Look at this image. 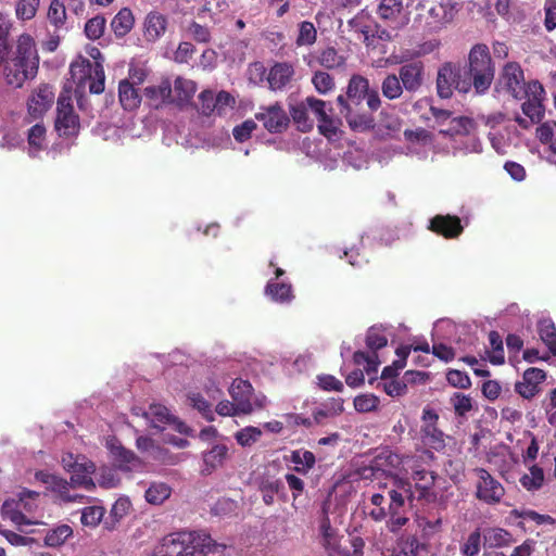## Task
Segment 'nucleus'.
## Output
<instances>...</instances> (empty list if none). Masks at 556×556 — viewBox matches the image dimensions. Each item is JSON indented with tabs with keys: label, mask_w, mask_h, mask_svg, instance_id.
<instances>
[{
	"label": "nucleus",
	"mask_w": 556,
	"mask_h": 556,
	"mask_svg": "<svg viewBox=\"0 0 556 556\" xmlns=\"http://www.w3.org/2000/svg\"><path fill=\"white\" fill-rule=\"evenodd\" d=\"M40 0H20L16 3V16L21 20H30L36 15Z\"/></svg>",
	"instance_id": "63"
},
{
	"label": "nucleus",
	"mask_w": 556,
	"mask_h": 556,
	"mask_svg": "<svg viewBox=\"0 0 556 556\" xmlns=\"http://www.w3.org/2000/svg\"><path fill=\"white\" fill-rule=\"evenodd\" d=\"M454 90L462 93L469 92L471 78L459 63L446 62L438 70L437 92L440 98L450 99Z\"/></svg>",
	"instance_id": "4"
},
{
	"label": "nucleus",
	"mask_w": 556,
	"mask_h": 556,
	"mask_svg": "<svg viewBox=\"0 0 556 556\" xmlns=\"http://www.w3.org/2000/svg\"><path fill=\"white\" fill-rule=\"evenodd\" d=\"M546 372L539 367H530L522 372V380L514 384V391L526 401H531L541 392Z\"/></svg>",
	"instance_id": "15"
},
{
	"label": "nucleus",
	"mask_w": 556,
	"mask_h": 556,
	"mask_svg": "<svg viewBox=\"0 0 556 556\" xmlns=\"http://www.w3.org/2000/svg\"><path fill=\"white\" fill-rule=\"evenodd\" d=\"M11 58H13L15 62L24 63L26 67L38 73L39 54L35 40L30 35L22 34L18 36Z\"/></svg>",
	"instance_id": "17"
},
{
	"label": "nucleus",
	"mask_w": 556,
	"mask_h": 556,
	"mask_svg": "<svg viewBox=\"0 0 556 556\" xmlns=\"http://www.w3.org/2000/svg\"><path fill=\"white\" fill-rule=\"evenodd\" d=\"M54 128L60 137H77L79 135V116L74 112L71 98L65 93H61L58 99Z\"/></svg>",
	"instance_id": "7"
},
{
	"label": "nucleus",
	"mask_w": 556,
	"mask_h": 556,
	"mask_svg": "<svg viewBox=\"0 0 556 556\" xmlns=\"http://www.w3.org/2000/svg\"><path fill=\"white\" fill-rule=\"evenodd\" d=\"M478 476V483H476V498L486 505H495L501 502L505 495V489L495 480L488 470L483 468L473 469Z\"/></svg>",
	"instance_id": "12"
},
{
	"label": "nucleus",
	"mask_w": 556,
	"mask_h": 556,
	"mask_svg": "<svg viewBox=\"0 0 556 556\" xmlns=\"http://www.w3.org/2000/svg\"><path fill=\"white\" fill-rule=\"evenodd\" d=\"M265 295L269 296L276 303H290L294 298L292 294L291 283L277 282L269 280L265 285Z\"/></svg>",
	"instance_id": "33"
},
{
	"label": "nucleus",
	"mask_w": 556,
	"mask_h": 556,
	"mask_svg": "<svg viewBox=\"0 0 556 556\" xmlns=\"http://www.w3.org/2000/svg\"><path fill=\"white\" fill-rule=\"evenodd\" d=\"M187 401H189V405L192 408L200 412L203 415V418L207 421L212 422L214 420L213 409L211 408L210 402L204 400V397L200 393L192 392L187 395Z\"/></svg>",
	"instance_id": "51"
},
{
	"label": "nucleus",
	"mask_w": 556,
	"mask_h": 556,
	"mask_svg": "<svg viewBox=\"0 0 556 556\" xmlns=\"http://www.w3.org/2000/svg\"><path fill=\"white\" fill-rule=\"evenodd\" d=\"M294 75V68L289 63H276L268 73L267 81L270 89L281 90L292 79Z\"/></svg>",
	"instance_id": "28"
},
{
	"label": "nucleus",
	"mask_w": 556,
	"mask_h": 556,
	"mask_svg": "<svg viewBox=\"0 0 556 556\" xmlns=\"http://www.w3.org/2000/svg\"><path fill=\"white\" fill-rule=\"evenodd\" d=\"M402 466V457L390 448H382L371 459V471L393 476Z\"/></svg>",
	"instance_id": "25"
},
{
	"label": "nucleus",
	"mask_w": 556,
	"mask_h": 556,
	"mask_svg": "<svg viewBox=\"0 0 556 556\" xmlns=\"http://www.w3.org/2000/svg\"><path fill=\"white\" fill-rule=\"evenodd\" d=\"M492 59L488 46L475 45L468 54V74L493 70Z\"/></svg>",
	"instance_id": "27"
},
{
	"label": "nucleus",
	"mask_w": 556,
	"mask_h": 556,
	"mask_svg": "<svg viewBox=\"0 0 556 556\" xmlns=\"http://www.w3.org/2000/svg\"><path fill=\"white\" fill-rule=\"evenodd\" d=\"M368 90V79L361 75H353L346 87V97L352 103L359 104L365 99Z\"/></svg>",
	"instance_id": "32"
},
{
	"label": "nucleus",
	"mask_w": 556,
	"mask_h": 556,
	"mask_svg": "<svg viewBox=\"0 0 556 556\" xmlns=\"http://www.w3.org/2000/svg\"><path fill=\"white\" fill-rule=\"evenodd\" d=\"M230 399L232 403H238L241 410L263 409L265 407V395H255L253 386L241 378H236L229 387Z\"/></svg>",
	"instance_id": "9"
},
{
	"label": "nucleus",
	"mask_w": 556,
	"mask_h": 556,
	"mask_svg": "<svg viewBox=\"0 0 556 556\" xmlns=\"http://www.w3.org/2000/svg\"><path fill=\"white\" fill-rule=\"evenodd\" d=\"M536 330H539L540 340L547 346L548 352L556 356V329L549 318H542L536 324Z\"/></svg>",
	"instance_id": "34"
},
{
	"label": "nucleus",
	"mask_w": 556,
	"mask_h": 556,
	"mask_svg": "<svg viewBox=\"0 0 556 556\" xmlns=\"http://www.w3.org/2000/svg\"><path fill=\"white\" fill-rule=\"evenodd\" d=\"M543 469L538 465H531L530 471L522 475L521 479H519V483H521L522 488L528 492L540 490L543 486Z\"/></svg>",
	"instance_id": "39"
},
{
	"label": "nucleus",
	"mask_w": 556,
	"mask_h": 556,
	"mask_svg": "<svg viewBox=\"0 0 556 556\" xmlns=\"http://www.w3.org/2000/svg\"><path fill=\"white\" fill-rule=\"evenodd\" d=\"M412 479L418 493H420L418 498L428 500L433 495L430 492L435 484V473L433 471L424 468L415 469L413 470Z\"/></svg>",
	"instance_id": "30"
},
{
	"label": "nucleus",
	"mask_w": 556,
	"mask_h": 556,
	"mask_svg": "<svg viewBox=\"0 0 556 556\" xmlns=\"http://www.w3.org/2000/svg\"><path fill=\"white\" fill-rule=\"evenodd\" d=\"M36 75V72L26 67L24 63L15 62L11 56L4 64V80L9 86L13 88H21L25 81L34 79Z\"/></svg>",
	"instance_id": "24"
},
{
	"label": "nucleus",
	"mask_w": 556,
	"mask_h": 556,
	"mask_svg": "<svg viewBox=\"0 0 556 556\" xmlns=\"http://www.w3.org/2000/svg\"><path fill=\"white\" fill-rule=\"evenodd\" d=\"M262 437V430L257 427H245L236 432V442L239 446H252Z\"/></svg>",
	"instance_id": "55"
},
{
	"label": "nucleus",
	"mask_w": 556,
	"mask_h": 556,
	"mask_svg": "<svg viewBox=\"0 0 556 556\" xmlns=\"http://www.w3.org/2000/svg\"><path fill=\"white\" fill-rule=\"evenodd\" d=\"M403 10V0H381L378 7V14L384 20L397 17Z\"/></svg>",
	"instance_id": "54"
},
{
	"label": "nucleus",
	"mask_w": 556,
	"mask_h": 556,
	"mask_svg": "<svg viewBox=\"0 0 556 556\" xmlns=\"http://www.w3.org/2000/svg\"><path fill=\"white\" fill-rule=\"evenodd\" d=\"M316 60L320 66L327 70L340 68L345 64V56L340 54L333 47L320 50Z\"/></svg>",
	"instance_id": "36"
},
{
	"label": "nucleus",
	"mask_w": 556,
	"mask_h": 556,
	"mask_svg": "<svg viewBox=\"0 0 556 556\" xmlns=\"http://www.w3.org/2000/svg\"><path fill=\"white\" fill-rule=\"evenodd\" d=\"M318 131L327 139L338 137L342 134L341 127L342 122L340 118H336L331 115L324 117L317 123Z\"/></svg>",
	"instance_id": "47"
},
{
	"label": "nucleus",
	"mask_w": 556,
	"mask_h": 556,
	"mask_svg": "<svg viewBox=\"0 0 556 556\" xmlns=\"http://www.w3.org/2000/svg\"><path fill=\"white\" fill-rule=\"evenodd\" d=\"M35 479L40 483L47 484L50 491L59 494V498L64 503H74L83 500V495L71 494L68 489L72 488V482L46 470H38L35 473Z\"/></svg>",
	"instance_id": "21"
},
{
	"label": "nucleus",
	"mask_w": 556,
	"mask_h": 556,
	"mask_svg": "<svg viewBox=\"0 0 556 556\" xmlns=\"http://www.w3.org/2000/svg\"><path fill=\"white\" fill-rule=\"evenodd\" d=\"M135 18L128 8H123L112 20L111 27L115 36L124 37L134 27Z\"/></svg>",
	"instance_id": "35"
},
{
	"label": "nucleus",
	"mask_w": 556,
	"mask_h": 556,
	"mask_svg": "<svg viewBox=\"0 0 556 556\" xmlns=\"http://www.w3.org/2000/svg\"><path fill=\"white\" fill-rule=\"evenodd\" d=\"M143 418L148 419L152 428L163 430L167 426H172L178 433H187V427L179 421L174 415L169 414L166 406L162 404H152L147 412H143Z\"/></svg>",
	"instance_id": "19"
},
{
	"label": "nucleus",
	"mask_w": 556,
	"mask_h": 556,
	"mask_svg": "<svg viewBox=\"0 0 556 556\" xmlns=\"http://www.w3.org/2000/svg\"><path fill=\"white\" fill-rule=\"evenodd\" d=\"M167 21L164 15L151 12L144 20V37L150 42L159 40L166 31Z\"/></svg>",
	"instance_id": "29"
},
{
	"label": "nucleus",
	"mask_w": 556,
	"mask_h": 556,
	"mask_svg": "<svg viewBox=\"0 0 556 556\" xmlns=\"http://www.w3.org/2000/svg\"><path fill=\"white\" fill-rule=\"evenodd\" d=\"M317 39V30L312 22L304 21L299 25V34L295 40L298 47L312 46Z\"/></svg>",
	"instance_id": "48"
},
{
	"label": "nucleus",
	"mask_w": 556,
	"mask_h": 556,
	"mask_svg": "<svg viewBox=\"0 0 556 556\" xmlns=\"http://www.w3.org/2000/svg\"><path fill=\"white\" fill-rule=\"evenodd\" d=\"M169 494L170 489L167 484L163 482L152 483L151 486L146 490V501H148L149 504L160 505L169 497Z\"/></svg>",
	"instance_id": "50"
},
{
	"label": "nucleus",
	"mask_w": 556,
	"mask_h": 556,
	"mask_svg": "<svg viewBox=\"0 0 556 556\" xmlns=\"http://www.w3.org/2000/svg\"><path fill=\"white\" fill-rule=\"evenodd\" d=\"M236 98L228 91L222 90L216 93L214 114L223 116L232 111L236 106Z\"/></svg>",
	"instance_id": "53"
},
{
	"label": "nucleus",
	"mask_w": 556,
	"mask_h": 556,
	"mask_svg": "<svg viewBox=\"0 0 556 556\" xmlns=\"http://www.w3.org/2000/svg\"><path fill=\"white\" fill-rule=\"evenodd\" d=\"M103 518V508L100 506H87L81 511V523L86 527H97Z\"/></svg>",
	"instance_id": "64"
},
{
	"label": "nucleus",
	"mask_w": 556,
	"mask_h": 556,
	"mask_svg": "<svg viewBox=\"0 0 556 556\" xmlns=\"http://www.w3.org/2000/svg\"><path fill=\"white\" fill-rule=\"evenodd\" d=\"M105 29V18L103 16L97 15L87 21L85 25V34L91 39H99Z\"/></svg>",
	"instance_id": "61"
},
{
	"label": "nucleus",
	"mask_w": 556,
	"mask_h": 556,
	"mask_svg": "<svg viewBox=\"0 0 556 556\" xmlns=\"http://www.w3.org/2000/svg\"><path fill=\"white\" fill-rule=\"evenodd\" d=\"M424 65L421 62H412L401 66L399 77L403 88L409 92L417 91L422 85Z\"/></svg>",
	"instance_id": "26"
},
{
	"label": "nucleus",
	"mask_w": 556,
	"mask_h": 556,
	"mask_svg": "<svg viewBox=\"0 0 556 556\" xmlns=\"http://www.w3.org/2000/svg\"><path fill=\"white\" fill-rule=\"evenodd\" d=\"M317 544L321 545L326 556H362L364 541L358 535H340L338 529L331 526L329 517L323 511L317 525ZM382 556H401L386 555Z\"/></svg>",
	"instance_id": "3"
},
{
	"label": "nucleus",
	"mask_w": 556,
	"mask_h": 556,
	"mask_svg": "<svg viewBox=\"0 0 556 556\" xmlns=\"http://www.w3.org/2000/svg\"><path fill=\"white\" fill-rule=\"evenodd\" d=\"M480 552V530L470 532L467 540L460 546L462 556H477Z\"/></svg>",
	"instance_id": "62"
},
{
	"label": "nucleus",
	"mask_w": 556,
	"mask_h": 556,
	"mask_svg": "<svg viewBox=\"0 0 556 556\" xmlns=\"http://www.w3.org/2000/svg\"><path fill=\"white\" fill-rule=\"evenodd\" d=\"M408 500H410L409 482L395 479L394 486H386L382 493L371 495L369 502L374 505V509L369 511V517L377 522L387 520V529L397 533L409 522Z\"/></svg>",
	"instance_id": "1"
},
{
	"label": "nucleus",
	"mask_w": 556,
	"mask_h": 556,
	"mask_svg": "<svg viewBox=\"0 0 556 556\" xmlns=\"http://www.w3.org/2000/svg\"><path fill=\"white\" fill-rule=\"evenodd\" d=\"M48 18L54 26H62L66 20L64 3L60 0H52L48 9Z\"/></svg>",
	"instance_id": "60"
},
{
	"label": "nucleus",
	"mask_w": 556,
	"mask_h": 556,
	"mask_svg": "<svg viewBox=\"0 0 556 556\" xmlns=\"http://www.w3.org/2000/svg\"><path fill=\"white\" fill-rule=\"evenodd\" d=\"M197 88L195 81L184 77H177L174 83L176 100L179 103H188L193 98Z\"/></svg>",
	"instance_id": "37"
},
{
	"label": "nucleus",
	"mask_w": 556,
	"mask_h": 556,
	"mask_svg": "<svg viewBox=\"0 0 556 556\" xmlns=\"http://www.w3.org/2000/svg\"><path fill=\"white\" fill-rule=\"evenodd\" d=\"M494 68L468 74L471 78V87L475 88L476 93L483 94L490 88L494 78Z\"/></svg>",
	"instance_id": "44"
},
{
	"label": "nucleus",
	"mask_w": 556,
	"mask_h": 556,
	"mask_svg": "<svg viewBox=\"0 0 556 556\" xmlns=\"http://www.w3.org/2000/svg\"><path fill=\"white\" fill-rule=\"evenodd\" d=\"M118 98L122 106L126 111L136 110L141 102V97L139 96L138 90L132 84H130L128 79H123L119 81Z\"/></svg>",
	"instance_id": "31"
},
{
	"label": "nucleus",
	"mask_w": 556,
	"mask_h": 556,
	"mask_svg": "<svg viewBox=\"0 0 556 556\" xmlns=\"http://www.w3.org/2000/svg\"><path fill=\"white\" fill-rule=\"evenodd\" d=\"M403 85L395 74L388 75L381 85L382 94L389 100L399 99L403 93Z\"/></svg>",
	"instance_id": "42"
},
{
	"label": "nucleus",
	"mask_w": 556,
	"mask_h": 556,
	"mask_svg": "<svg viewBox=\"0 0 556 556\" xmlns=\"http://www.w3.org/2000/svg\"><path fill=\"white\" fill-rule=\"evenodd\" d=\"M545 99V90L539 80H531L528 83V90L522 100L521 110L529 118V127L538 122L544 115L543 101Z\"/></svg>",
	"instance_id": "13"
},
{
	"label": "nucleus",
	"mask_w": 556,
	"mask_h": 556,
	"mask_svg": "<svg viewBox=\"0 0 556 556\" xmlns=\"http://www.w3.org/2000/svg\"><path fill=\"white\" fill-rule=\"evenodd\" d=\"M485 126L490 129L495 130L494 134H490L489 139H501L522 136L520 129H528L529 122L527 118L517 117L515 119H507L501 113L489 115L484 118Z\"/></svg>",
	"instance_id": "10"
},
{
	"label": "nucleus",
	"mask_w": 556,
	"mask_h": 556,
	"mask_svg": "<svg viewBox=\"0 0 556 556\" xmlns=\"http://www.w3.org/2000/svg\"><path fill=\"white\" fill-rule=\"evenodd\" d=\"M255 117L262 122L264 127L271 134L282 132L290 122L289 116L278 103L262 108L261 111L256 113Z\"/></svg>",
	"instance_id": "22"
},
{
	"label": "nucleus",
	"mask_w": 556,
	"mask_h": 556,
	"mask_svg": "<svg viewBox=\"0 0 556 556\" xmlns=\"http://www.w3.org/2000/svg\"><path fill=\"white\" fill-rule=\"evenodd\" d=\"M72 536V528L68 525L59 526L50 530L45 536V545L48 547H58L65 543Z\"/></svg>",
	"instance_id": "45"
},
{
	"label": "nucleus",
	"mask_w": 556,
	"mask_h": 556,
	"mask_svg": "<svg viewBox=\"0 0 556 556\" xmlns=\"http://www.w3.org/2000/svg\"><path fill=\"white\" fill-rule=\"evenodd\" d=\"M147 98L154 101L155 105L165 102L172 92V86L168 80H163L159 86H149L144 90Z\"/></svg>",
	"instance_id": "49"
},
{
	"label": "nucleus",
	"mask_w": 556,
	"mask_h": 556,
	"mask_svg": "<svg viewBox=\"0 0 556 556\" xmlns=\"http://www.w3.org/2000/svg\"><path fill=\"white\" fill-rule=\"evenodd\" d=\"M384 346H387V337L383 332L376 327H369L366 332V348L371 352H377Z\"/></svg>",
	"instance_id": "57"
},
{
	"label": "nucleus",
	"mask_w": 556,
	"mask_h": 556,
	"mask_svg": "<svg viewBox=\"0 0 556 556\" xmlns=\"http://www.w3.org/2000/svg\"><path fill=\"white\" fill-rule=\"evenodd\" d=\"M54 90L50 85L36 87L27 99V112L33 118L42 117L54 102Z\"/></svg>",
	"instance_id": "16"
},
{
	"label": "nucleus",
	"mask_w": 556,
	"mask_h": 556,
	"mask_svg": "<svg viewBox=\"0 0 556 556\" xmlns=\"http://www.w3.org/2000/svg\"><path fill=\"white\" fill-rule=\"evenodd\" d=\"M291 463L295 464V471L305 475L314 468V453L308 450H295L291 452Z\"/></svg>",
	"instance_id": "41"
},
{
	"label": "nucleus",
	"mask_w": 556,
	"mask_h": 556,
	"mask_svg": "<svg viewBox=\"0 0 556 556\" xmlns=\"http://www.w3.org/2000/svg\"><path fill=\"white\" fill-rule=\"evenodd\" d=\"M70 73L78 88H88L94 94L104 91L105 74L101 62L91 63L85 58H77L72 62Z\"/></svg>",
	"instance_id": "5"
},
{
	"label": "nucleus",
	"mask_w": 556,
	"mask_h": 556,
	"mask_svg": "<svg viewBox=\"0 0 556 556\" xmlns=\"http://www.w3.org/2000/svg\"><path fill=\"white\" fill-rule=\"evenodd\" d=\"M439 415L431 408H424L421 412V442L424 445L437 451L444 450V433L437 427Z\"/></svg>",
	"instance_id": "14"
},
{
	"label": "nucleus",
	"mask_w": 556,
	"mask_h": 556,
	"mask_svg": "<svg viewBox=\"0 0 556 556\" xmlns=\"http://www.w3.org/2000/svg\"><path fill=\"white\" fill-rule=\"evenodd\" d=\"M345 119L349 125V127L354 132H365L375 127V119L370 114L367 113H349L345 114Z\"/></svg>",
	"instance_id": "38"
},
{
	"label": "nucleus",
	"mask_w": 556,
	"mask_h": 556,
	"mask_svg": "<svg viewBox=\"0 0 556 556\" xmlns=\"http://www.w3.org/2000/svg\"><path fill=\"white\" fill-rule=\"evenodd\" d=\"M256 490L261 492L262 502L267 506L274 505L275 496H278L282 502L286 501L283 483L275 476L263 475L261 478L256 479Z\"/></svg>",
	"instance_id": "23"
},
{
	"label": "nucleus",
	"mask_w": 556,
	"mask_h": 556,
	"mask_svg": "<svg viewBox=\"0 0 556 556\" xmlns=\"http://www.w3.org/2000/svg\"><path fill=\"white\" fill-rule=\"evenodd\" d=\"M502 83L507 91L517 100H522L528 90L523 71L516 62L507 63L502 72Z\"/></svg>",
	"instance_id": "18"
},
{
	"label": "nucleus",
	"mask_w": 556,
	"mask_h": 556,
	"mask_svg": "<svg viewBox=\"0 0 556 556\" xmlns=\"http://www.w3.org/2000/svg\"><path fill=\"white\" fill-rule=\"evenodd\" d=\"M312 84L319 94H328L334 90L336 84L333 77L324 71H317L312 77Z\"/></svg>",
	"instance_id": "46"
},
{
	"label": "nucleus",
	"mask_w": 556,
	"mask_h": 556,
	"mask_svg": "<svg viewBox=\"0 0 556 556\" xmlns=\"http://www.w3.org/2000/svg\"><path fill=\"white\" fill-rule=\"evenodd\" d=\"M225 548L205 532H175L161 540L152 556H216Z\"/></svg>",
	"instance_id": "2"
},
{
	"label": "nucleus",
	"mask_w": 556,
	"mask_h": 556,
	"mask_svg": "<svg viewBox=\"0 0 556 556\" xmlns=\"http://www.w3.org/2000/svg\"><path fill=\"white\" fill-rule=\"evenodd\" d=\"M378 404L379 400L375 394H361L354 397V409L361 414L375 412Z\"/></svg>",
	"instance_id": "58"
},
{
	"label": "nucleus",
	"mask_w": 556,
	"mask_h": 556,
	"mask_svg": "<svg viewBox=\"0 0 556 556\" xmlns=\"http://www.w3.org/2000/svg\"><path fill=\"white\" fill-rule=\"evenodd\" d=\"M439 132L444 136H468L473 128L472 119L465 116H452L448 112L431 108Z\"/></svg>",
	"instance_id": "11"
},
{
	"label": "nucleus",
	"mask_w": 556,
	"mask_h": 556,
	"mask_svg": "<svg viewBox=\"0 0 556 556\" xmlns=\"http://www.w3.org/2000/svg\"><path fill=\"white\" fill-rule=\"evenodd\" d=\"M488 340H490V346L493 350L490 355V363L496 366L504 364L505 354L503 353V340H501L500 333L497 331H490Z\"/></svg>",
	"instance_id": "52"
},
{
	"label": "nucleus",
	"mask_w": 556,
	"mask_h": 556,
	"mask_svg": "<svg viewBox=\"0 0 556 556\" xmlns=\"http://www.w3.org/2000/svg\"><path fill=\"white\" fill-rule=\"evenodd\" d=\"M248 43L244 40L232 41L224 51V58L231 63L242 62L244 60Z\"/></svg>",
	"instance_id": "59"
},
{
	"label": "nucleus",
	"mask_w": 556,
	"mask_h": 556,
	"mask_svg": "<svg viewBox=\"0 0 556 556\" xmlns=\"http://www.w3.org/2000/svg\"><path fill=\"white\" fill-rule=\"evenodd\" d=\"M1 517H3V519H9L17 527L28 526L31 523L17 508V503L13 500L4 501L3 506H1Z\"/></svg>",
	"instance_id": "40"
},
{
	"label": "nucleus",
	"mask_w": 556,
	"mask_h": 556,
	"mask_svg": "<svg viewBox=\"0 0 556 556\" xmlns=\"http://www.w3.org/2000/svg\"><path fill=\"white\" fill-rule=\"evenodd\" d=\"M427 229L446 240H454L463 232L462 219L456 215L438 214L430 218Z\"/></svg>",
	"instance_id": "20"
},
{
	"label": "nucleus",
	"mask_w": 556,
	"mask_h": 556,
	"mask_svg": "<svg viewBox=\"0 0 556 556\" xmlns=\"http://www.w3.org/2000/svg\"><path fill=\"white\" fill-rule=\"evenodd\" d=\"M62 467L70 472L73 488H83L86 491L94 490V481L91 476L94 473V464L86 457H74L67 454L62 457Z\"/></svg>",
	"instance_id": "6"
},
{
	"label": "nucleus",
	"mask_w": 556,
	"mask_h": 556,
	"mask_svg": "<svg viewBox=\"0 0 556 556\" xmlns=\"http://www.w3.org/2000/svg\"><path fill=\"white\" fill-rule=\"evenodd\" d=\"M291 116L299 130L306 132L314 126L313 121L308 118L305 105H295L291 109Z\"/></svg>",
	"instance_id": "56"
},
{
	"label": "nucleus",
	"mask_w": 556,
	"mask_h": 556,
	"mask_svg": "<svg viewBox=\"0 0 556 556\" xmlns=\"http://www.w3.org/2000/svg\"><path fill=\"white\" fill-rule=\"evenodd\" d=\"M460 10V2L455 0H441L429 8L426 17V26L430 31L438 33L451 25Z\"/></svg>",
	"instance_id": "8"
},
{
	"label": "nucleus",
	"mask_w": 556,
	"mask_h": 556,
	"mask_svg": "<svg viewBox=\"0 0 556 556\" xmlns=\"http://www.w3.org/2000/svg\"><path fill=\"white\" fill-rule=\"evenodd\" d=\"M113 455L116 458L117 465L123 470H129L140 464V459L135 455V452L125 448L124 446H114Z\"/></svg>",
	"instance_id": "43"
}]
</instances>
